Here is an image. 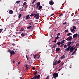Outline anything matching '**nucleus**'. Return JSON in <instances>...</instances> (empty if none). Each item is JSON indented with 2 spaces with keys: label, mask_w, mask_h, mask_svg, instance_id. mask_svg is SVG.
Wrapping results in <instances>:
<instances>
[{
  "label": "nucleus",
  "mask_w": 79,
  "mask_h": 79,
  "mask_svg": "<svg viewBox=\"0 0 79 79\" xmlns=\"http://www.w3.org/2000/svg\"><path fill=\"white\" fill-rule=\"evenodd\" d=\"M58 73H54L53 75V77H54V78L58 77Z\"/></svg>",
  "instance_id": "7ed1b4c3"
},
{
  "label": "nucleus",
  "mask_w": 79,
  "mask_h": 79,
  "mask_svg": "<svg viewBox=\"0 0 79 79\" xmlns=\"http://www.w3.org/2000/svg\"><path fill=\"white\" fill-rule=\"evenodd\" d=\"M74 31H75L74 29H72L71 30V32H74Z\"/></svg>",
  "instance_id": "aec40b11"
},
{
  "label": "nucleus",
  "mask_w": 79,
  "mask_h": 79,
  "mask_svg": "<svg viewBox=\"0 0 79 79\" xmlns=\"http://www.w3.org/2000/svg\"><path fill=\"white\" fill-rule=\"evenodd\" d=\"M8 52H9L10 54H11V56H12V55H14L16 52V51H15V52L14 51L12 50L11 51V50L9 49L8 51Z\"/></svg>",
  "instance_id": "f03ea898"
},
{
  "label": "nucleus",
  "mask_w": 79,
  "mask_h": 79,
  "mask_svg": "<svg viewBox=\"0 0 79 79\" xmlns=\"http://www.w3.org/2000/svg\"><path fill=\"white\" fill-rule=\"evenodd\" d=\"M73 29H76V26H74L73 27Z\"/></svg>",
  "instance_id": "7c9ffc66"
},
{
  "label": "nucleus",
  "mask_w": 79,
  "mask_h": 79,
  "mask_svg": "<svg viewBox=\"0 0 79 79\" xmlns=\"http://www.w3.org/2000/svg\"><path fill=\"white\" fill-rule=\"evenodd\" d=\"M9 14H13V11L12 10H10L9 12Z\"/></svg>",
  "instance_id": "ddd939ff"
},
{
  "label": "nucleus",
  "mask_w": 79,
  "mask_h": 79,
  "mask_svg": "<svg viewBox=\"0 0 79 79\" xmlns=\"http://www.w3.org/2000/svg\"><path fill=\"white\" fill-rule=\"evenodd\" d=\"M56 47V44H54L53 46V47H52V48H55Z\"/></svg>",
  "instance_id": "c85d7f7f"
},
{
  "label": "nucleus",
  "mask_w": 79,
  "mask_h": 79,
  "mask_svg": "<svg viewBox=\"0 0 79 79\" xmlns=\"http://www.w3.org/2000/svg\"><path fill=\"white\" fill-rule=\"evenodd\" d=\"M20 63L21 62H20V61H19V62L18 63V64H20Z\"/></svg>",
  "instance_id": "5fc2aeb1"
},
{
  "label": "nucleus",
  "mask_w": 79,
  "mask_h": 79,
  "mask_svg": "<svg viewBox=\"0 0 79 79\" xmlns=\"http://www.w3.org/2000/svg\"><path fill=\"white\" fill-rule=\"evenodd\" d=\"M66 23H67V22H65L64 23H63V25H65V24H66Z\"/></svg>",
  "instance_id": "ea45409f"
},
{
  "label": "nucleus",
  "mask_w": 79,
  "mask_h": 79,
  "mask_svg": "<svg viewBox=\"0 0 79 79\" xmlns=\"http://www.w3.org/2000/svg\"><path fill=\"white\" fill-rule=\"evenodd\" d=\"M15 61H13L12 62L13 63H15Z\"/></svg>",
  "instance_id": "052dcab7"
},
{
  "label": "nucleus",
  "mask_w": 79,
  "mask_h": 79,
  "mask_svg": "<svg viewBox=\"0 0 79 79\" xmlns=\"http://www.w3.org/2000/svg\"><path fill=\"white\" fill-rule=\"evenodd\" d=\"M39 13H37V14H34V13H32L30 15V16L31 17H32V16H34V18H35L36 17V19H38L39 18V17H40V16L39 15Z\"/></svg>",
  "instance_id": "f257e3e1"
},
{
  "label": "nucleus",
  "mask_w": 79,
  "mask_h": 79,
  "mask_svg": "<svg viewBox=\"0 0 79 79\" xmlns=\"http://www.w3.org/2000/svg\"><path fill=\"white\" fill-rule=\"evenodd\" d=\"M33 24V22L31 21L29 23V25H32Z\"/></svg>",
  "instance_id": "6ab92c4d"
},
{
  "label": "nucleus",
  "mask_w": 79,
  "mask_h": 79,
  "mask_svg": "<svg viewBox=\"0 0 79 79\" xmlns=\"http://www.w3.org/2000/svg\"><path fill=\"white\" fill-rule=\"evenodd\" d=\"M69 41H71L72 39V36H69Z\"/></svg>",
  "instance_id": "4468645a"
},
{
  "label": "nucleus",
  "mask_w": 79,
  "mask_h": 79,
  "mask_svg": "<svg viewBox=\"0 0 79 79\" xmlns=\"http://www.w3.org/2000/svg\"><path fill=\"white\" fill-rule=\"evenodd\" d=\"M65 55H64L62 56L61 57V59H63V58H65V56H64Z\"/></svg>",
  "instance_id": "4be33fe9"
},
{
  "label": "nucleus",
  "mask_w": 79,
  "mask_h": 79,
  "mask_svg": "<svg viewBox=\"0 0 79 79\" xmlns=\"http://www.w3.org/2000/svg\"><path fill=\"white\" fill-rule=\"evenodd\" d=\"M20 3V1H17L16 2V3H17V4H18V3Z\"/></svg>",
  "instance_id": "a878e982"
},
{
  "label": "nucleus",
  "mask_w": 79,
  "mask_h": 79,
  "mask_svg": "<svg viewBox=\"0 0 79 79\" xmlns=\"http://www.w3.org/2000/svg\"><path fill=\"white\" fill-rule=\"evenodd\" d=\"M67 47V45H64V48H66Z\"/></svg>",
  "instance_id": "49530a36"
},
{
  "label": "nucleus",
  "mask_w": 79,
  "mask_h": 79,
  "mask_svg": "<svg viewBox=\"0 0 79 79\" xmlns=\"http://www.w3.org/2000/svg\"><path fill=\"white\" fill-rule=\"evenodd\" d=\"M60 35V33H59L57 34V36H58Z\"/></svg>",
  "instance_id": "a18cd8bd"
},
{
  "label": "nucleus",
  "mask_w": 79,
  "mask_h": 79,
  "mask_svg": "<svg viewBox=\"0 0 79 79\" xmlns=\"http://www.w3.org/2000/svg\"><path fill=\"white\" fill-rule=\"evenodd\" d=\"M58 38H59V37L58 36H57L56 37H55V39L56 40H57L58 39Z\"/></svg>",
  "instance_id": "c9c22d12"
},
{
  "label": "nucleus",
  "mask_w": 79,
  "mask_h": 79,
  "mask_svg": "<svg viewBox=\"0 0 79 79\" xmlns=\"http://www.w3.org/2000/svg\"><path fill=\"white\" fill-rule=\"evenodd\" d=\"M53 15H54V14H52L50 15V16H53Z\"/></svg>",
  "instance_id": "3c124183"
},
{
  "label": "nucleus",
  "mask_w": 79,
  "mask_h": 79,
  "mask_svg": "<svg viewBox=\"0 0 79 79\" xmlns=\"http://www.w3.org/2000/svg\"><path fill=\"white\" fill-rule=\"evenodd\" d=\"M23 11V10L22 9V10H21L20 11H21V12Z\"/></svg>",
  "instance_id": "338daca9"
},
{
  "label": "nucleus",
  "mask_w": 79,
  "mask_h": 79,
  "mask_svg": "<svg viewBox=\"0 0 79 79\" xmlns=\"http://www.w3.org/2000/svg\"><path fill=\"white\" fill-rule=\"evenodd\" d=\"M56 40L55 39L54 40V41H53V42H54V43H56Z\"/></svg>",
  "instance_id": "c03bdc74"
},
{
  "label": "nucleus",
  "mask_w": 79,
  "mask_h": 79,
  "mask_svg": "<svg viewBox=\"0 0 79 79\" xmlns=\"http://www.w3.org/2000/svg\"><path fill=\"white\" fill-rule=\"evenodd\" d=\"M71 33H69L67 35H67V36H69V35H71Z\"/></svg>",
  "instance_id": "cd10ccee"
},
{
  "label": "nucleus",
  "mask_w": 79,
  "mask_h": 79,
  "mask_svg": "<svg viewBox=\"0 0 79 79\" xmlns=\"http://www.w3.org/2000/svg\"><path fill=\"white\" fill-rule=\"evenodd\" d=\"M77 46H78V45H77V44H76V47H77Z\"/></svg>",
  "instance_id": "69168bd1"
},
{
  "label": "nucleus",
  "mask_w": 79,
  "mask_h": 79,
  "mask_svg": "<svg viewBox=\"0 0 79 79\" xmlns=\"http://www.w3.org/2000/svg\"><path fill=\"white\" fill-rule=\"evenodd\" d=\"M68 32V30H66L65 31V32Z\"/></svg>",
  "instance_id": "79ce46f5"
},
{
  "label": "nucleus",
  "mask_w": 79,
  "mask_h": 79,
  "mask_svg": "<svg viewBox=\"0 0 79 79\" xmlns=\"http://www.w3.org/2000/svg\"><path fill=\"white\" fill-rule=\"evenodd\" d=\"M37 71H36L34 74V75H36L37 74Z\"/></svg>",
  "instance_id": "c756f323"
},
{
  "label": "nucleus",
  "mask_w": 79,
  "mask_h": 79,
  "mask_svg": "<svg viewBox=\"0 0 79 79\" xmlns=\"http://www.w3.org/2000/svg\"><path fill=\"white\" fill-rule=\"evenodd\" d=\"M32 26H30L29 27H27V29H31V28H32Z\"/></svg>",
  "instance_id": "9d476101"
},
{
  "label": "nucleus",
  "mask_w": 79,
  "mask_h": 79,
  "mask_svg": "<svg viewBox=\"0 0 79 79\" xmlns=\"http://www.w3.org/2000/svg\"><path fill=\"white\" fill-rule=\"evenodd\" d=\"M61 60H59L58 61H57V64H59V63H61Z\"/></svg>",
  "instance_id": "bb28decb"
},
{
  "label": "nucleus",
  "mask_w": 79,
  "mask_h": 79,
  "mask_svg": "<svg viewBox=\"0 0 79 79\" xmlns=\"http://www.w3.org/2000/svg\"><path fill=\"white\" fill-rule=\"evenodd\" d=\"M75 49V48H73V46H72L70 48V49L69 51L70 52H72L73 50H74V49Z\"/></svg>",
  "instance_id": "423d86ee"
},
{
  "label": "nucleus",
  "mask_w": 79,
  "mask_h": 79,
  "mask_svg": "<svg viewBox=\"0 0 79 79\" xmlns=\"http://www.w3.org/2000/svg\"><path fill=\"white\" fill-rule=\"evenodd\" d=\"M21 16V14H20L19 15L18 17L19 18H20Z\"/></svg>",
  "instance_id": "2f4dec72"
},
{
  "label": "nucleus",
  "mask_w": 79,
  "mask_h": 79,
  "mask_svg": "<svg viewBox=\"0 0 79 79\" xmlns=\"http://www.w3.org/2000/svg\"><path fill=\"white\" fill-rule=\"evenodd\" d=\"M42 8V6H40L39 8H38V10H41Z\"/></svg>",
  "instance_id": "f3484780"
},
{
  "label": "nucleus",
  "mask_w": 79,
  "mask_h": 79,
  "mask_svg": "<svg viewBox=\"0 0 79 79\" xmlns=\"http://www.w3.org/2000/svg\"><path fill=\"white\" fill-rule=\"evenodd\" d=\"M49 4L50 5H53L54 4V2H53V1L51 0L49 1Z\"/></svg>",
  "instance_id": "0eeeda50"
},
{
  "label": "nucleus",
  "mask_w": 79,
  "mask_h": 79,
  "mask_svg": "<svg viewBox=\"0 0 79 79\" xmlns=\"http://www.w3.org/2000/svg\"><path fill=\"white\" fill-rule=\"evenodd\" d=\"M64 42H65V40H62L61 42V44H63L64 43Z\"/></svg>",
  "instance_id": "5701e85b"
},
{
  "label": "nucleus",
  "mask_w": 79,
  "mask_h": 79,
  "mask_svg": "<svg viewBox=\"0 0 79 79\" xmlns=\"http://www.w3.org/2000/svg\"><path fill=\"white\" fill-rule=\"evenodd\" d=\"M76 51H77V48L74 51V52H75V53H76Z\"/></svg>",
  "instance_id": "8fccbe9b"
},
{
  "label": "nucleus",
  "mask_w": 79,
  "mask_h": 79,
  "mask_svg": "<svg viewBox=\"0 0 79 79\" xmlns=\"http://www.w3.org/2000/svg\"><path fill=\"white\" fill-rule=\"evenodd\" d=\"M12 45L13 46H15V44L14 43H12Z\"/></svg>",
  "instance_id": "09e8293b"
},
{
  "label": "nucleus",
  "mask_w": 79,
  "mask_h": 79,
  "mask_svg": "<svg viewBox=\"0 0 79 79\" xmlns=\"http://www.w3.org/2000/svg\"><path fill=\"white\" fill-rule=\"evenodd\" d=\"M37 56V54H36L34 56V58H36Z\"/></svg>",
  "instance_id": "393cba45"
},
{
  "label": "nucleus",
  "mask_w": 79,
  "mask_h": 79,
  "mask_svg": "<svg viewBox=\"0 0 79 79\" xmlns=\"http://www.w3.org/2000/svg\"><path fill=\"white\" fill-rule=\"evenodd\" d=\"M48 77H47V78H46V79H48Z\"/></svg>",
  "instance_id": "0e129e2a"
},
{
  "label": "nucleus",
  "mask_w": 79,
  "mask_h": 79,
  "mask_svg": "<svg viewBox=\"0 0 79 79\" xmlns=\"http://www.w3.org/2000/svg\"><path fill=\"white\" fill-rule=\"evenodd\" d=\"M71 46H68V47L70 49L71 48Z\"/></svg>",
  "instance_id": "603ef678"
},
{
  "label": "nucleus",
  "mask_w": 79,
  "mask_h": 79,
  "mask_svg": "<svg viewBox=\"0 0 79 79\" xmlns=\"http://www.w3.org/2000/svg\"><path fill=\"white\" fill-rule=\"evenodd\" d=\"M29 15H27L26 17V18L27 19H28L29 18H30V17H29Z\"/></svg>",
  "instance_id": "dca6fc26"
},
{
  "label": "nucleus",
  "mask_w": 79,
  "mask_h": 79,
  "mask_svg": "<svg viewBox=\"0 0 79 79\" xmlns=\"http://www.w3.org/2000/svg\"><path fill=\"white\" fill-rule=\"evenodd\" d=\"M40 75H38V76L35 75L34 76V78L35 79H39L40 78Z\"/></svg>",
  "instance_id": "20e7f679"
},
{
  "label": "nucleus",
  "mask_w": 79,
  "mask_h": 79,
  "mask_svg": "<svg viewBox=\"0 0 79 79\" xmlns=\"http://www.w3.org/2000/svg\"><path fill=\"white\" fill-rule=\"evenodd\" d=\"M70 49L68 47L67 48L65 49V51H66L67 52H69V50Z\"/></svg>",
  "instance_id": "9b49d317"
},
{
  "label": "nucleus",
  "mask_w": 79,
  "mask_h": 79,
  "mask_svg": "<svg viewBox=\"0 0 79 79\" xmlns=\"http://www.w3.org/2000/svg\"><path fill=\"white\" fill-rule=\"evenodd\" d=\"M66 40H67V41H68L69 40V38L68 37V38H67V39H66Z\"/></svg>",
  "instance_id": "de8ad7c7"
},
{
  "label": "nucleus",
  "mask_w": 79,
  "mask_h": 79,
  "mask_svg": "<svg viewBox=\"0 0 79 79\" xmlns=\"http://www.w3.org/2000/svg\"><path fill=\"white\" fill-rule=\"evenodd\" d=\"M63 64H64V63H62V64L61 65V66H63Z\"/></svg>",
  "instance_id": "680f3d73"
},
{
  "label": "nucleus",
  "mask_w": 79,
  "mask_h": 79,
  "mask_svg": "<svg viewBox=\"0 0 79 79\" xmlns=\"http://www.w3.org/2000/svg\"><path fill=\"white\" fill-rule=\"evenodd\" d=\"M20 79H22V77H20Z\"/></svg>",
  "instance_id": "774afa93"
},
{
  "label": "nucleus",
  "mask_w": 79,
  "mask_h": 79,
  "mask_svg": "<svg viewBox=\"0 0 79 79\" xmlns=\"http://www.w3.org/2000/svg\"><path fill=\"white\" fill-rule=\"evenodd\" d=\"M23 6H24V5H26V2H24L23 4Z\"/></svg>",
  "instance_id": "e433bc0d"
},
{
  "label": "nucleus",
  "mask_w": 79,
  "mask_h": 79,
  "mask_svg": "<svg viewBox=\"0 0 79 79\" xmlns=\"http://www.w3.org/2000/svg\"><path fill=\"white\" fill-rule=\"evenodd\" d=\"M32 69H33V70H34V69H35V68L34 67H33L32 68Z\"/></svg>",
  "instance_id": "a19ab883"
},
{
  "label": "nucleus",
  "mask_w": 79,
  "mask_h": 79,
  "mask_svg": "<svg viewBox=\"0 0 79 79\" xmlns=\"http://www.w3.org/2000/svg\"><path fill=\"white\" fill-rule=\"evenodd\" d=\"M77 45L78 46H79V43H78L77 44Z\"/></svg>",
  "instance_id": "e2e57ef3"
},
{
  "label": "nucleus",
  "mask_w": 79,
  "mask_h": 79,
  "mask_svg": "<svg viewBox=\"0 0 79 79\" xmlns=\"http://www.w3.org/2000/svg\"><path fill=\"white\" fill-rule=\"evenodd\" d=\"M35 6V5L34 4H33L31 5L32 7H33V8H34Z\"/></svg>",
  "instance_id": "f704fd0d"
},
{
  "label": "nucleus",
  "mask_w": 79,
  "mask_h": 79,
  "mask_svg": "<svg viewBox=\"0 0 79 79\" xmlns=\"http://www.w3.org/2000/svg\"><path fill=\"white\" fill-rule=\"evenodd\" d=\"M75 52H73L71 54V55H74V54H75Z\"/></svg>",
  "instance_id": "72a5a7b5"
},
{
  "label": "nucleus",
  "mask_w": 79,
  "mask_h": 79,
  "mask_svg": "<svg viewBox=\"0 0 79 79\" xmlns=\"http://www.w3.org/2000/svg\"><path fill=\"white\" fill-rule=\"evenodd\" d=\"M61 44V42H59L57 43V45H58V46H60V45Z\"/></svg>",
  "instance_id": "b1692460"
},
{
  "label": "nucleus",
  "mask_w": 79,
  "mask_h": 79,
  "mask_svg": "<svg viewBox=\"0 0 79 79\" xmlns=\"http://www.w3.org/2000/svg\"><path fill=\"white\" fill-rule=\"evenodd\" d=\"M63 14H62V13H60V15H59V17H61V16H63Z\"/></svg>",
  "instance_id": "4c0bfd02"
},
{
  "label": "nucleus",
  "mask_w": 79,
  "mask_h": 79,
  "mask_svg": "<svg viewBox=\"0 0 79 79\" xmlns=\"http://www.w3.org/2000/svg\"><path fill=\"white\" fill-rule=\"evenodd\" d=\"M61 69H59V70L58 71H61Z\"/></svg>",
  "instance_id": "4d7b16f0"
},
{
  "label": "nucleus",
  "mask_w": 79,
  "mask_h": 79,
  "mask_svg": "<svg viewBox=\"0 0 79 79\" xmlns=\"http://www.w3.org/2000/svg\"><path fill=\"white\" fill-rule=\"evenodd\" d=\"M2 31H3V29H0V33H1Z\"/></svg>",
  "instance_id": "37998d69"
},
{
  "label": "nucleus",
  "mask_w": 79,
  "mask_h": 79,
  "mask_svg": "<svg viewBox=\"0 0 79 79\" xmlns=\"http://www.w3.org/2000/svg\"><path fill=\"white\" fill-rule=\"evenodd\" d=\"M71 44H72V42H68L67 44V46H68V47H69V46H70Z\"/></svg>",
  "instance_id": "1a4fd4ad"
},
{
  "label": "nucleus",
  "mask_w": 79,
  "mask_h": 79,
  "mask_svg": "<svg viewBox=\"0 0 79 79\" xmlns=\"http://www.w3.org/2000/svg\"><path fill=\"white\" fill-rule=\"evenodd\" d=\"M26 35V33H22L21 34V37H24V36H25Z\"/></svg>",
  "instance_id": "f8f14e48"
},
{
  "label": "nucleus",
  "mask_w": 79,
  "mask_h": 79,
  "mask_svg": "<svg viewBox=\"0 0 79 79\" xmlns=\"http://www.w3.org/2000/svg\"><path fill=\"white\" fill-rule=\"evenodd\" d=\"M28 66V65L26 64V65H25V67H27Z\"/></svg>",
  "instance_id": "bf43d9fd"
},
{
  "label": "nucleus",
  "mask_w": 79,
  "mask_h": 79,
  "mask_svg": "<svg viewBox=\"0 0 79 79\" xmlns=\"http://www.w3.org/2000/svg\"><path fill=\"white\" fill-rule=\"evenodd\" d=\"M26 69L27 70H28V69H29V68H28V67H27Z\"/></svg>",
  "instance_id": "13d9d810"
},
{
  "label": "nucleus",
  "mask_w": 79,
  "mask_h": 79,
  "mask_svg": "<svg viewBox=\"0 0 79 79\" xmlns=\"http://www.w3.org/2000/svg\"><path fill=\"white\" fill-rule=\"evenodd\" d=\"M60 50V48H57L56 50V52H58Z\"/></svg>",
  "instance_id": "2eb2a0df"
},
{
  "label": "nucleus",
  "mask_w": 79,
  "mask_h": 79,
  "mask_svg": "<svg viewBox=\"0 0 79 79\" xmlns=\"http://www.w3.org/2000/svg\"><path fill=\"white\" fill-rule=\"evenodd\" d=\"M27 6L26 5L25 6V8H27Z\"/></svg>",
  "instance_id": "6e6d98bb"
},
{
  "label": "nucleus",
  "mask_w": 79,
  "mask_h": 79,
  "mask_svg": "<svg viewBox=\"0 0 79 79\" xmlns=\"http://www.w3.org/2000/svg\"><path fill=\"white\" fill-rule=\"evenodd\" d=\"M35 1H36V0H33V1L32 2V4H34V3H35Z\"/></svg>",
  "instance_id": "473e14b6"
},
{
  "label": "nucleus",
  "mask_w": 79,
  "mask_h": 79,
  "mask_svg": "<svg viewBox=\"0 0 79 79\" xmlns=\"http://www.w3.org/2000/svg\"><path fill=\"white\" fill-rule=\"evenodd\" d=\"M24 27H22L21 28L20 31H24Z\"/></svg>",
  "instance_id": "a211bd4d"
},
{
  "label": "nucleus",
  "mask_w": 79,
  "mask_h": 79,
  "mask_svg": "<svg viewBox=\"0 0 79 79\" xmlns=\"http://www.w3.org/2000/svg\"><path fill=\"white\" fill-rule=\"evenodd\" d=\"M78 35V34L77 33H76L75 34H74L73 35V37L74 38H76L77 37V36Z\"/></svg>",
  "instance_id": "6e6552de"
},
{
  "label": "nucleus",
  "mask_w": 79,
  "mask_h": 79,
  "mask_svg": "<svg viewBox=\"0 0 79 79\" xmlns=\"http://www.w3.org/2000/svg\"><path fill=\"white\" fill-rule=\"evenodd\" d=\"M26 57L27 60H28V58L27 57V55L26 56Z\"/></svg>",
  "instance_id": "864d4df0"
},
{
  "label": "nucleus",
  "mask_w": 79,
  "mask_h": 79,
  "mask_svg": "<svg viewBox=\"0 0 79 79\" xmlns=\"http://www.w3.org/2000/svg\"><path fill=\"white\" fill-rule=\"evenodd\" d=\"M40 3L38 2V3L36 4L37 6H40Z\"/></svg>",
  "instance_id": "412c9836"
},
{
  "label": "nucleus",
  "mask_w": 79,
  "mask_h": 79,
  "mask_svg": "<svg viewBox=\"0 0 79 79\" xmlns=\"http://www.w3.org/2000/svg\"><path fill=\"white\" fill-rule=\"evenodd\" d=\"M64 45V44H63L60 46V47H63V45Z\"/></svg>",
  "instance_id": "58836bf2"
},
{
  "label": "nucleus",
  "mask_w": 79,
  "mask_h": 79,
  "mask_svg": "<svg viewBox=\"0 0 79 79\" xmlns=\"http://www.w3.org/2000/svg\"><path fill=\"white\" fill-rule=\"evenodd\" d=\"M54 63L53 64V67H54V66H55L56 65H57V60H56L55 61V60L53 61Z\"/></svg>",
  "instance_id": "39448f33"
}]
</instances>
